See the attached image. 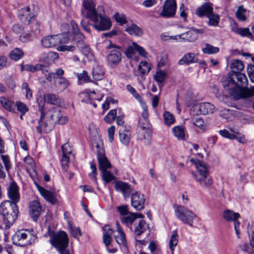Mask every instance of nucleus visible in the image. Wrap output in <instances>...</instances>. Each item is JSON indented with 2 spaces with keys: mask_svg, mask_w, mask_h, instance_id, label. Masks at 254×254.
<instances>
[{
  "mask_svg": "<svg viewBox=\"0 0 254 254\" xmlns=\"http://www.w3.org/2000/svg\"><path fill=\"white\" fill-rule=\"evenodd\" d=\"M192 164H194L197 169L195 172H192V175L195 181L202 188H208L213 184V180L209 176L208 169L204 163L196 159L190 160Z\"/></svg>",
  "mask_w": 254,
  "mask_h": 254,
  "instance_id": "obj_1",
  "label": "nucleus"
},
{
  "mask_svg": "<svg viewBox=\"0 0 254 254\" xmlns=\"http://www.w3.org/2000/svg\"><path fill=\"white\" fill-rule=\"evenodd\" d=\"M19 210L14 202L10 200L4 201L0 205V215L3 217L5 228L8 230L16 219Z\"/></svg>",
  "mask_w": 254,
  "mask_h": 254,
  "instance_id": "obj_2",
  "label": "nucleus"
},
{
  "mask_svg": "<svg viewBox=\"0 0 254 254\" xmlns=\"http://www.w3.org/2000/svg\"><path fill=\"white\" fill-rule=\"evenodd\" d=\"M99 12L89 19L92 23V26L98 31H104L110 29L112 26L111 20L105 14V9L103 5L98 6Z\"/></svg>",
  "mask_w": 254,
  "mask_h": 254,
  "instance_id": "obj_3",
  "label": "nucleus"
},
{
  "mask_svg": "<svg viewBox=\"0 0 254 254\" xmlns=\"http://www.w3.org/2000/svg\"><path fill=\"white\" fill-rule=\"evenodd\" d=\"M222 83L223 87L228 90L230 95L236 100H238L245 97L241 87L235 82L234 77L230 75L228 77H223Z\"/></svg>",
  "mask_w": 254,
  "mask_h": 254,
  "instance_id": "obj_4",
  "label": "nucleus"
},
{
  "mask_svg": "<svg viewBox=\"0 0 254 254\" xmlns=\"http://www.w3.org/2000/svg\"><path fill=\"white\" fill-rule=\"evenodd\" d=\"M50 241L61 254H69L66 249L68 246V238L65 232L60 231L54 234L51 236Z\"/></svg>",
  "mask_w": 254,
  "mask_h": 254,
  "instance_id": "obj_5",
  "label": "nucleus"
},
{
  "mask_svg": "<svg viewBox=\"0 0 254 254\" xmlns=\"http://www.w3.org/2000/svg\"><path fill=\"white\" fill-rule=\"evenodd\" d=\"M12 243L16 246L25 247L32 244L36 239V236L27 230L17 231L12 236Z\"/></svg>",
  "mask_w": 254,
  "mask_h": 254,
  "instance_id": "obj_6",
  "label": "nucleus"
},
{
  "mask_svg": "<svg viewBox=\"0 0 254 254\" xmlns=\"http://www.w3.org/2000/svg\"><path fill=\"white\" fill-rule=\"evenodd\" d=\"M176 217L183 223L192 227L194 219L196 215L191 210L182 205H178L175 208Z\"/></svg>",
  "mask_w": 254,
  "mask_h": 254,
  "instance_id": "obj_7",
  "label": "nucleus"
},
{
  "mask_svg": "<svg viewBox=\"0 0 254 254\" xmlns=\"http://www.w3.org/2000/svg\"><path fill=\"white\" fill-rule=\"evenodd\" d=\"M69 32H65L62 35L48 36L43 37L41 44L45 48H52L63 43H66L69 40Z\"/></svg>",
  "mask_w": 254,
  "mask_h": 254,
  "instance_id": "obj_8",
  "label": "nucleus"
},
{
  "mask_svg": "<svg viewBox=\"0 0 254 254\" xmlns=\"http://www.w3.org/2000/svg\"><path fill=\"white\" fill-rule=\"evenodd\" d=\"M107 49L111 50L107 57L109 64L112 66H116L122 60V54L120 51L121 47L110 42Z\"/></svg>",
  "mask_w": 254,
  "mask_h": 254,
  "instance_id": "obj_9",
  "label": "nucleus"
},
{
  "mask_svg": "<svg viewBox=\"0 0 254 254\" xmlns=\"http://www.w3.org/2000/svg\"><path fill=\"white\" fill-rule=\"evenodd\" d=\"M36 14L34 9L29 6L21 8L18 13L20 21L25 25H29L34 19Z\"/></svg>",
  "mask_w": 254,
  "mask_h": 254,
  "instance_id": "obj_10",
  "label": "nucleus"
},
{
  "mask_svg": "<svg viewBox=\"0 0 254 254\" xmlns=\"http://www.w3.org/2000/svg\"><path fill=\"white\" fill-rule=\"evenodd\" d=\"M193 111L197 115H210L213 114L216 110L215 106L209 102H203L195 105Z\"/></svg>",
  "mask_w": 254,
  "mask_h": 254,
  "instance_id": "obj_11",
  "label": "nucleus"
},
{
  "mask_svg": "<svg viewBox=\"0 0 254 254\" xmlns=\"http://www.w3.org/2000/svg\"><path fill=\"white\" fill-rule=\"evenodd\" d=\"M176 8L175 0H166L160 15L165 18L173 17L176 13Z\"/></svg>",
  "mask_w": 254,
  "mask_h": 254,
  "instance_id": "obj_12",
  "label": "nucleus"
},
{
  "mask_svg": "<svg viewBox=\"0 0 254 254\" xmlns=\"http://www.w3.org/2000/svg\"><path fill=\"white\" fill-rule=\"evenodd\" d=\"M146 198L143 193L139 191H135L131 196V204L133 207L137 210H140L144 208Z\"/></svg>",
  "mask_w": 254,
  "mask_h": 254,
  "instance_id": "obj_13",
  "label": "nucleus"
},
{
  "mask_svg": "<svg viewBox=\"0 0 254 254\" xmlns=\"http://www.w3.org/2000/svg\"><path fill=\"white\" fill-rule=\"evenodd\" d=\"M34 184L40 194L47 201L53 205L56 203L57 200L54 192L46 190L36 182H34Z\"/></svg>",
  "mask_w": 254,
  "mask_h": 254,
  "instance_id": "obj_14",
  "label": "nucleus"
},
{
  "mask_svg": "<svg viewBox=\"0 0 254 254\" xmlns=\"http://www.w3.org/2000/svg\"><path fill=\"white\" fill-rule=\"evenodd\" d=\"M47 118H50V120L54 122H58L60 124L64 125L68 121V118L65 116H60V111L55 108L53 107L47 113Z\"/></svg>",
  "mask_w": 254,
  "mask_h": 254,
  "instance_id": "obj_15",
  "label": "nucleus"
},
{
  "mask_svg": "<svg viewBox=\"0 0 254 254\" xmlns=\"http://www.w3.org/2000/svg\"><path fill=\"white\" fill-rule=\"evenodd\" d=\"M7 195L11 202L16 204L20 199L19 188L16 183L12 182L10 183L7 189Z\"/></svg>",
  "mask_w": 254,
  "mask_h": 254,
  "instance_id": "obj_16",
  "label": "nucleus"
},
{
  "mask_svg": "<svg viewBox=\"0 0 254 254\" xmlns=\"http://www.w3.org/2000/svg\"><path fill=\"white\" fill-rule=\"evenodd\" d=\"M83 6L87 10L85 17L88 19H90L99 12L98 7L97 8H95L96 5L93 0H84Z\"/></svg>",
  "mask_w": 254,
  "mask_h": 254,
  "instance_id": "obj_17",
  "label": "nucleus"
},
{
  "mask_svg": "<svg viewBox=\"0 0 254 254\" xmlns=\"http://www.w3.org/2000/svg\"><path fill=\"white\" fill-rule=\"evenodd\" d=\"M213 11V5L210 2H206L196 9L195 14L200 17H207Z\"/></svg>",
  "mask_w": 254,
  "mask_h": 254,
  "instance_id": "obj_18",
  "label": "nucleus"
},
{
  "mask_svg": "<svg viewBox=\"0 0 254 254\" xmlns=\"http://www.w3.org/2000/svg\"><path fill=\"white\" fill-rule=\"evenodd\" d=\"M42 207L39 201L33 200L31 202L29 206V212L32 219L36 221L40 215Z\"/></svg>",
  "mask_w": 254,
  "mask_h": 254,
  "instance_id": "obj_19",
  "label": "nucleus"
},
{
  "mask_svg": "<svg viewBox=\"0 0 254 254\" xmlns=\"http://www.w3.org/2000/svg\"><path fill=\"white\" fill-rule=\"evenodd\" d=\"M119 135L121 143L127 145L130 141L131 132L129 128L126 126H121L119 128Z\"/></svg>",
  "mask_w": 254,
  "mask_h": 254,
  "instance_id": "obj_20",
  "label": "nucleus"
},
{
  "mask_svg": "<svg viewBox=\"0 0 254 254\" xmlns=\"http://www.w3.org/2000/svg\"><path fill=\"white\" fill-rule=\"evenodd\" d=\"M98 161L99 164V169L102 171L110 168L111 164L108 161L104 154V151L100 148L97 153Z\"/></svg>",
  "mask_w": 254,
  "mask_h": 254,
  "instance_id": "obj_21",
  "label": "nucleus"
},
{
  "mask_svg": "<svg viewBox=\"0 0 254 254\" xmlns=\"http://www.w3.org/2000/svg\"><path fill=\"white\" fill-rule=\"evenodd\" d=\"M115 188L117 191H121L125 197L128 196L132 190L129 184L122 181L115 182Z\"/></svg>",
  "mask_w": 254,
  "mask_h": 254,
  "instance_id": "obj_22",
  "label": "nucleus"
},
{
  "mask_svg": "<svg viewBox=\"0 0 254 254\" xmlns=\"http://www.w3.org/2000/svg\"><path fill=\"white\" fill-rule=\"evenodd\" d=\"M198 62L197 54L193 53H188L178 61L179 65H190Z\"/></svg>",
  "mask_w": 254,
  "mask_h": 254,
  "instance_id": "obj_23",
  "label": "nucleus"
},
{
  "mask_svg": "<svg viewBox=\"0 0 254 254\" xmlns=\"http://www.w3.org/2000/svg\"><path fill=\"white\" fill-rule=\"evenodd\" d=\"M151 132L149 129H143L137 128V138L143 141L146 145L149 144L151 140Z\"/></svg>",
  "mask_w": 254,
  "mask_h": 254,
  "instance_id": "obj_24",
  "label": "nucleus"
},
{
  "mask_svg": "<svg viewBox=\"0 0 254 254\" xmlns=\"http://www.w3.org/2000/svg\"><path fill=\"white\" fill-rule=\"evenodd\" d=\"M238 247L241 250L249 254H254V232L250 239V244H240Z\"/></svg>",
  "mask_w": 254,
  "mask_h": 254,
  "instance_id": "obj_25",
  "label": "nucleus"
},
{
  "mask_svg": "<svg viewBox=\"0 0 254 254\" xmlns=\"http://www.w3.org/2000/svg\"><path fill=\"white\" fill-rule=\"evenodd\" d=\"M105 70L103 66L99 65L94 66L92 69L93 78L96 80H102L104 77Z\"/></svg>",
  "mask_w": 254,
  "mask_h": 254,
  "instance_id": "obj_26",
  "label": "nucleus"
},
{
  "mask_svg": "<svg viewBox=\"0 0 254 254\" xmlns=\"http://www.w3.org/2000/svg\"><path fill=\"white\" fill-rule=\"evenodd\" d=\"M44 99L46 102L52 105L60 106L62 103V100L59 96L53 93L45 95Z\"/></svg>",
  "mask_w": 254,
  "mask_h": 254,
  "instance_id": "obj_27",
  "label": "nucleus"
},
{
  "mask_svg": "<svg viewBox=\"0 0 254 254\" xmlns=\"http://www.w3.org/2000/svg\"><path fill=\"white\" fill-rule=\"evenodd\" d=\"M49 123H42V122H40L39 121V126L37 127V132L39 133H41L42 131L46 133L49 132L51 131L53 127L54 122L50 120L49 118Z\"/></svg>",
  "mask_w": 254,
  "mask_h": 254,
  "instance_id": "obj_28",
  "label": "nucleus"
},
{
  "mask_svg": "<svg viewBox=\"0 0 254 254\" xmlns=\"http://www.w3.org/2000/svg\"><path fill=\"white\" fill-rule=\"evenodd\" d=\"M125 30L131 35L140 36L143 34L142 29L135 24L127 26Z\"/></svg>",
  "mask_w": 254,
  "mask_h": 254,
  "instance_id": "obj_29",
  "label": "nucleus"
},
{
  "mask_svg": "<svg viewBox=\"0 0 254 254\" xmlns=\"http://www.w3.org/2000/svg\"><path fill=\"white\" fill-rule=\"evenodd\" d=\"M244 65L243 63L238 60H234L232 62L230 65L231 72L229 73H236V72H240L243 70Z\"/></svg>",
  "mask_w": 254,
  "mask_h": 254,
  "instance_id": "obj_30",
  "label": "nucleus"
},
{
  "mask_svg": "<svg viewBox=\"0 0 254 254\" xmlns=\"http://www.w3.org/2000/svg\"><path fill=\"white\" fill-rule=\"evenodd\" d=\"M223 216L227 221H233L237 220L240 215L238 213L235 212L230 210H226L223 212Z\"/></svg>",
  "mask_w": 254,
  "mask_h": 254,
  "instance_id": "obj_31",
  "label": "nucleus"
},
{
  "mask_svg": "<svg viewBox=\"0 0 254 254\" xmlns=\"http://www.w3.org/2000/svg\"><path fill=\"white\" fill-rule=\"evenodd\" d=\"M148 228V225L143 220H140L134 227V233L137 236L141 235Z\"/></svg>",
  "mask_w": 254,
  "mask_h": 254,
  "instance_id": "obj_32",
  "label": "nucleus"
},
{
  "mask_svg": "<svg viewBox=\"0 0 254 254\" xmlns=\"http://www.w3.org/2000/svg\"><path fill=\"white\" fill-rule=\"evenodd\" d=\"M173 132L174 136L177 137L178 140H186L185 129L183 127L178 126L174 127Z\"/></svg>",
  "mask_w": 254,
  "mask_h": 254,
  "instance_id": "obj_33",
  "label": "nucleus"
},
{
  "mask_svg": "<svg viewBox=\"0 0 254 254\" xmlns=\"http://www.w3.org/2000/svg\"><path fill=\"white\" fill-rule=\"evenodd\" d=\"M0 103L3 108L9 111H14V102L10 101L4 97H0Z\"/></svg>",
  "mask_w": 254,
  "mask_h": 254,
  "instance_id": "obj_34",
  "label": "nucleus"
},
{
  "mask_svg": "<svg viewBox=\"0 0 254 254\" xmlns=\"http://www.w3.org/2000/svg\"><path fill=\"white\" fill-rule=\"evenodd\" d=\"M180 39L189 42H193L197 38V36L191 30L178 36Z\"/></svg>",
  "mask_w": 254,
  "mask_h": 254,
  "instance_id": "obj_35",
  "label": "nucleus"
},
{
  "mask_svg": "<svg viewBox=\"0 0 254 254\" xmlns=\"http://www.w3.org/2000/svg\"><path fill=\"white\" fill-rule=\"evenodd\" d=\"M137 218L136 213L130 212L121 218V221L123 223L128 226L130 225Z\"/></svg>",
  "mask_w": 254,
  "mask_h": 254,
  "instance_id": "obj_36",
  "label": "nucleus"
},
{
  "mask_svg": "<svg viewBox=\"0 0 254 254\" xmlns=\"http://www.w3.org/2000/svg\"><path fill=\"white\" fill-rule=\"evenodd\" d=\"M154 80L158 83L159 87L161 88L163 86V82L166 78V73L165 72L159 70L156 72L154 75Z\"/></svg>",
  "mask_w": 254,
  "mask_h": 254,
  "instance_id": "obj_37",
  "label": "nucleus"
},
{
  "mask_svg": "<svg viewBox=\"0 0 254 254\" xmlns=\"http://www.w3.org/2000/svg\"><path fill=\"white\" fill-rule=\"evenodd\" d=\"M43 57L45 59V63L49 64L54 63L58 59L59 54L56 52H50L44 54Z\"/></svg>",
  "mask_w": 254,
  "mask_h": 254,
  "instance_id": "obj_38",
  "label": "nucleus"
},
{
  "mask_svg": "<svg viewBox=\"0 0 254 254\" xmlns=\"http://www.w3.org/2000/svg\"><path fill=\"white\" fill-rule=\"evenodd\" d=\"M202 51L205 54L211 55L218 53L219 52V49L218 47L206 43L204 47L202 48Z\"/></svg>",
  "mask_w": 254,
  "mask_h": 254,
  "instance_id": "obj_39",
  "label": "nucleus"
},
{
  "mask_svg": "<svg viewBox=\"0 0 254 254\" xmlns=\"http://www.w3.org/2000/svg\"><path fill=\"white\" fill-rule=\"evenodd\" d=\"M178 235L176 230L173 231L169 241V248L173 254L175 247L177 245L178 242Z\"/></svg>",
  "mask_w": 254,
  "mask_h": 254,
  "instance_id": "obj_40",
  "label": "nucleus"
},
{
  "mask_svg": "<svg viewBox=\"0 0 254 254\" xmlns=\"http://www.w3.org/2000/svg\"><path fill=\"white\" fill-rule=\"evenodd\" d=\"M230 75L234 77V79L236 78L237 81L243 84L247 85L248 83V80L246 75L240 72H236V73H230Z\"/></svg>",
  "mask_w": 254,
  "mask_h": 254,
  "instance_id": "obj_41",
  "label": "nucleus"
},
{
  "mask_svg": "<svg viewBox=\"0 0 254 254\" xmlns=\"http://www.w3.org/2000/svg\"><path fill=\"white\" fill-rule=\"evenodd\" d=\"M163 119L165 124L168 126L172 125L175 122V119L174 115L168 111H165L164 113Z\"/></svg>",
  "mask_w": 254,
  "mask_h": 254,
  "instance_id": "obj_42",
  "label": "nucleus"
},
{
  "mask_svg": "<svg viewBox=\"0 0 254 254\" xmlns=\"http://www.w3.org/2000/svg\"><path fill=\"white\" fill-rule=\"evenodd\" d=\"M56 86L58 88L59 90L63 91L67 88L69 86L68 81L63 77H60Z\"/></svg>",
  "mask_w": 254,
  "mask_h": 254,
  "instance_id": "obj_43",
  "label": "nucleus"
},
{
  "mask_svg": "<svg viewBox=\"0 0 254 254\" xmlns=\"http://www.w3.org/2000/svg\"><path fill=\"white\" fill-rule=\"evenodd\" d=\"M114 238L116 242L120 246L127 248V243L124 232L118 233V235H115Z\"/></svg>",
  "mask_w": 254,
  "mask_h": 254,
  "instance_id": "obj_44",
  "label": "nucleus"
},
{
  "mask_svg": "<svg viewBox=\"0 0 254 254\" xmlns=\"http://www.w3.org/2000/svg\"><path fill=\"white\" fill-rule=\"evenodd\" d=\"M23 56L22 51L19 48H15L9 54L10 58L14 61H18Z\"/></svg>",
  "mask_w": 254,
  "mask_h": 254,
  "instance_id": "obj_45",
  "label": "nucleus"
},
{
  "mask_svg": "<svg viewBox=\"0 0 254 254\" xmlns=\"http://www.w3.org/2000/svg\"><path fill=\"white\" fill-rule=\"evenodd\" d=\"M114 18L117 23L121 26L127 23V20L125 14L116 12L114 15Z\"/></svg>",
  "mask_w": 254,
  "mask_h": 254,
  "instance_id": "obj_46",
  "label": "nucleus"
},
{
  "mask_svg": "<svg viewBox=\"0 0 254 254\" xmlns=\"http://www.w3.org/2000/svg\"><path fill=\"white\" fill-rule=\"evenodd\" d=\"M235 33L242 37H247L252 38L253 34L250 30L249 28H239L236 31Z\"/></svg>",
  "mask_w": 254,
  "mask_h": 254,
  "instance_id": "obj_47",
  "label": "nucleus"
},
{
  "mask_svg": "<svg viewBox=\"0 0 254 254\" xmlns=\"http://www.w3.org/2000/svg\"><path fill=\"white\" fill-rule=\"evenodd\" d=\"M208 18V24L210 26H216L219 21V16L218 14L213 13V11L210 14Z\"/></svg>",
  "mask_w": 254,
  "mask_h": 254,
  "instance_id": "obj_48",
  "label": "nucleus"
},
{
  "mask_svg": "<svg viewBox=\"0 0 254 254\" xmlns=\"http://www.w3.org/2000/svg\"><path fill=\"white\" fill-rule=\"evenodd\" d=\"M90 137L92 140H96L99 136L98 129L96 126L93 124H91L88 127Z\"/></svg>",
  "mask_w": 254,
  "mask_h": 254,
  "instance_id": "obj_49",
  "label": "nucleus"
},
{
  "mask_svg": "<svg viewBox=\"0 0 254 254\" xmlns=\"http://www.w3.org/2000/svg\"><path fill=\"white\" fill-rule=\"evenodd\" d=\"M70 25L72 28V32L74 35V37H77L78 38H83L84 35L80 32L77 24L74 21L70 22Z\"/></svg>",
  "mask_w": 254,
  "mask_h": 254,
  "instance_id": "obj_50",
  "label": "nucleus"
},
{
  "mask_svg": "<svg viewBox=\"0 0 254 254\" xmlns=\"http://www.w3.org/2000/svg\"><path fill=\"white\" fill-rule=\"evenodd\" d=\"M138 68L140 73L144 74L149 72L151 67L147 62L143 61L140 62Z\"/></svg>",
  "mask_w": 254,
  "mask_h": 254,
  "instance_id": "obj_51",
  "label": "nucleus"
},
{
  "mask_svg": "<svg viewBox=\"0 0 254 254\" xmlns=\"http://www.w3.org/2000/svg\"><path fill=\"white\" fill-rule=\"evenodd\" d=\"M88 60L91 61L94 59L93 54L88 45H87L79 51Z\"/></svg>",
  "mask_w": 254,
  "mask_h": 254,
  "instance_id": "obj_52",
  "label": "nucleus"
},
{
  "mask_svg": "<svg viewBox=\"0 0 254 254\" xmlns=\"http://www.w3.org/2000/svg\"><path fill=\"white\" fill-rule=\"evenodd\" d=\"M127 90L132 95V96L140 103L144 102L141 96L136 92L135 89L130 85L127 86Z\"/></svg>",
  "mask_w": 254,
  "mask_h": 254,
  "instance_id": "obj_53",
  "label": "nucleus"
},
{
  "mask_svg": "<svg viewBox=\"0 0 254 254\" xmlns=\"http://www.w3.org/2000/svg\"><path fill=\"white\" fill-rule=\"evenodd\" d=\"M117 116V110L113 109L111 110L104 117L105 121L109 124L113 123Z\"/></svg>",
  "mask_w": 254,
  "mask_h": 254,
  "instance_id": "obj_54",
  "label": "nucleus"
},
{
  "mask_svg": "<svg viewBox=\"0 0 254 254\" xmlns=\"http://www.w3.org/2000/svg\"><path fill=\"white\" fill-rule=\"evenodd\" d=\"M137 128L143 129H149L150 123L149 119L140 118L138 120Z\"/></svg>",
  "mask_w": 254,
  "mask_h": 254,
  "instance_id": "obj_55",
  "label": "nucleus"
},
{
  "mask_svg": "<svg viewBox=\"0 0 254 254\" xmlns=\"http://www.w3.org/2000/svg\"><path fill=\"white\" fill-rule=\"evenodd\" d=\"M136 43H132V45L129 46L125 52L127 57L128 59L132 58L136 52Z\"/></svg>",
  "mask_w": 254,
  "mask_h": 254,
  "instance_id": "obj_56",
  "label": "nucleus"
},
{
  "mask_svg": "<svg viewBox=\"0 0 254 254\" xmlns=\"http://www.w3.org/2000/svg\"><path fill=\"white\" fill-rule=\"evenodd\" d=\"M68 228L71 236L75 238H77L81 235L79 228L73 227L70 223H69Z\"/></svg>",
  "mask_w": 254,
  "mask_h": 254,
  "instance_id": "obj_57",
  "label": "nucleus"
},
{
  "mask_svg": "<svg viewBox=\"0 0 254 254\" xmlns=\"http://www.w3.org/2000/svg\"><path fill=\"white\" fill-rule=\"evenodd\" d=\"M102 178L107 183L110 182L115 178V176L107 170L102 171Z\"/></svg>",
  "mask_w": 254,
  "mask_h": 254,
  "instance_id": "obj_58",
  "label": "nucleus"
},
{
  "mask_svg": "<svg viewBox=\"0 0 254 254\" xmlns=\"http://www.w3.org/2000/svg\"><path fill=\"white\" fill-rule=\"evenodd\" d=\"M77 77L78 79L80 81H83L84 82H89L90 81L88 73L85 70H83L82 73H77Z\"/></svg>",
  "mask_w": 254,
  "mask_h": 254,
  "instance_id": "obj_59",
  "label": "nucleus"
},
{
  "mask_svg": "<svg viewBox=\"0 0 254 254\" xmlns=\"http://www.w3.org/2000/svg\"><path fill=\"white\" fill-rule=\"evenodd\" d=\"M69 160V157L65 156H62V158L61 159V164L63 170L64 172H66L68 169Z\"/></svg>",
  "mask_w": 254,
  "mask_h": 254,
  "instance_id": "obj_60",
  "label": "nucleus"
},
{
  "mask_svg": "<svg viewBox=\"0 0 254 254\" xmlns=\"http://www.w3.org/2000/svg\"><path fill=\"white\" fill-rule=\"evenodd\" d=\"M16 106L18 111H19L22 115H24L28 111V108L26 105L21 102H17Z\"/></svg>",
  "mask_w": 254,
  "mask_h": 254,
  "instance_id": "obj_61",
  "label": "nucleus"
},
{
  "mask_svg": "<svg viewBox=\"0 0 254 254\" xmlns=\"http://www.w3.org/2000/svg\"><path fill=\"white\" fill-rule=\"evenodd\" d=\"M245 10L242 6H239L236 12V15L237 17L240 20L244 21L246 19V16L244 13Z\"/></svg>",
  "mask_w": 254,
  "mask_h": 254,
  "instance_id": "obj_62",
  "label": "nucleus"
},
{
  "mask_svg": "<svg viewBox=\"0 0 254 254\" xmlns=\"http://www.w3.org/2000/svg\"><path fill=\"white\" fill-rule=\"evenodd\" d=\"M219 133L223 137L230 139H234L236 137V134L230 133L227 129H223L219 131Z\"/></svg>",
  "mask_w": 254,
  "mask_h": 254,
  "instance_id": "obj_63",
  "label": "nucleus"
},
{
  "mask_svg": "<svg viewBox=\"0 0 254 254\" xmlns=\"http://www.w3.org/2000/svg\"><path fill=\"white\" fill-rule=\"evenodd\" d=\"M76 48L75 46L73 45H62L61 46H59L58 48V50L59 51L62 52H73L75 51Z\"/></svg>",
  "mask_w": 254,
  "mask_h": 254,
  "instance_id": "obj_64",
  "label": "nucleus"
}]
</instances>
